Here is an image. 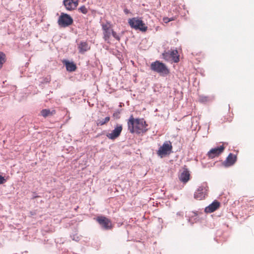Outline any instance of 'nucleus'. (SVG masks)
I'll list each match as a JSON object with an SVG mask.
<instances>
[{
    "mask_svg": "<svg viewBox=\"0 0 254 254\" xmlns=\"http://www.w3.org/2000/svg\"><path fill=\"white\" fill-rule=\"evenodd\" d=\"M147 126L143 119H134L132 115L129 117L127 121L128 129L132 133H143L147 130Z\"/></svg>",
    "mask_w": 254,
    "mask_h": 254,
    "instance_id": "obj_1",
    "label": "nucleus"
},
{
    "mask_svg": "<svg viewBox=\"0 0 254 254\" xmlns=\"http://www.w3.org/2000/svg\"><path fill=\"white\" fill-rule=\"evenodd\" d=\"M150 68L162 76H165L170 73L169 69L167 66L163 63L156 61L152 63L150 65Z\"/></svg>",
    "mask_w": 254,
    "mask_h": 254,
    "instance_id": "obj_2",
    "label": "nucleus"
},
{
    "mask_svg": "<svg viewBox=\"0 0 254 254\" xmlns=\"http://www.w3.org/2000/svg\"><path fill=\"white\" fill-rule=\"evenodd\" d=\"M129 26L133 29L139 30L142 32H146L147 30V26L142 20L141 18L133 17L128 20Z\"/></svg>",
    "mask_w": 254,
    "mask_h": 254,
    "instance_id": "obj_3",
    "label": "nucleus"
},
{
    "mask_svg": "<svg viewBox=\"0 0 254 254\" xmlns=\"http://www.w3.org/2000/svg\"><path fill=\"white\" fill-rule=\"evenodd\" d=\"M208 187L206 183L202 184L194 192V197L197 200H202L207 195Z\"/></svg>",
    "mask_w": 254,
    "mask_h": 254,
    "instance_id": "obj_4",
    "label": "nucleus"
},
{
    "mask_svg": "<svg viewBox=\"0 0 254 254\" xmlns=\"http://www.w3.org/2000/svg\"><path fill=\"white\" fill-rule=\"evenodd\" d=\"M173 148L171 141L165 142L157 152V154L161 157H163L168 154H169Z\"/></svg>",
    "mask_w": 254,
    "mask_h": 254,
    "instance_id": "obj_5",
    "label": "nucleus"
},
{
    "mask_svg": "<svg viewBox=\"0 0 254 254\" xmlns=\"http://www.w3.org/2000/svg\"><path fill=\"white\" fill-rule=\"evenodd\" d=\"M58 23L61 27H65L72 24L73 19L68 14L62 13L59 18Z\"/></svg>",
    "mask_w": 254,
    "mask_h": 254,
    "instance_id": "obj_6",
    "label": "nucleus"
},
{
    "mask_svg": "<svg viewBox=\"0 0 254 254\" xmlns=\"http://www.w3.org/2000/svg\"><path fill=\"white\" fill-rule=\"evenodd\" d=\"M96 221L105 230H110L113 228L111 220L105 216H99L97 217Z\"/></svg>",
    "mask_w": 254,
    "mask_h": 254,
    "instance_id": "obj_7",
    "label": "nucleus"
},
{
    "mask_svg": "<svg viewBox=\"0 0 254 254\" xmlns=\"http://www.w3.org/2000/svg\"><path fill=\"white\" fill-rule=\"evenodd\" d=\"M123 130V126L121 124H117L115 128L110 132L106 134V136L112 140H115L121 134Z\"/></svg>",
    "mask_w": 254,
    "mask_h": 254,
    "instance_id": "obj_8",
    "label": "nucleus"
},
{
    "mask_svg": "<svg viewBox=\"0 0 254 254\" xmlns=\"http://www.w3.org/2000/svg\"><path fill=\"white\" fill-rule=\"evenodd\" d=\"M164 59L166 61H169L170 59L175 62L178 63L180 60L179 55L177 50H172L163 54Z\"/></svg>",
    "mask_w": 254,
    "mask_h": 254,
    "instance_id": "obj_9",
    "label": "nucleus"
},
{
    "mask_svg": "<svg viewBox=\"0 0 254 254\" xmlns=\"http://www.w3.org/2000/svg\"><path fill=\"white\" fill-rule=\"evenodd\" d=\"M102 28L103 31V38L105 41L109 42V39L113 29H112L111 25L109 23L102 24Z\"/></svg>",
    "mask_w": 254,
    "mask_h": 254,
    "instance_id": "obj_10",
    "label": "nucleus"
},
{
    "mask_svg": "<svg viewBox=\"0 0 254 254\" xmlns=\"http://www.w3.org/2000/svg\"><path fill=\"white\" fill-rule=\"evenodd\" d=\"M224 148L225 147L223 145H221L219 147L212 148L209 152H208L207 155L209 158L213 159L215 157L218 156L220 154H221L223 152Z\"/></svg>",
    "mask_w": 254,
    "mask_h": 254,
    "instance_id": "obj_11",
    "label": "nucleus"
},
{
    "mask_svg": "<svg viewBox=\"0 0 254 254\" xmlns=\"http://www.w3.org/2000/svg\"><path fill=\"white\" fill-rule=\"evenodd\" d=\"M63 3L67 10L71 11L77 7L78 4V0H64Z\"/></svg>",
    "mask_w": 254,
    "mask_h": 254,
    "instance_id": "obj_12",
    "label": "nucleus"
},
{
    "mask_svg": "<svg viewBox=\"0 0 254 254\" xmlns=\"http://www.w3.org/2000/svg\"><path fill=\"white\" fill-rule=\"evenodd\" d=\"M237 161V156L232 153H230L225 161L223 163V166L228 167L232 166Z\"/></svg>",
    "mask_w": 254,
    "mask_h": 254,
    "instance_id": "obj_13",
    "label": "nucleus"
},
{
    "mask_svg": "<svg viewBox=\"0 0 254 254\" xmlns=\"http://www.w3.org/2000/svg\"><path fill=\"white\" fill-rule=\"evenodd\" d=\"M78 49L80 53L84 54L85 52L90 49V46L88 45L87 42L81 41L78 44Z\"/></svg>",
    "mask_w": 254,
    "mask_h": 254,
    "instance_id": "obj_14",
    "label": "nucleus"
},
{
    "mask_svg": "<svg viewBox=\"0 0 254 254\" xmlns=\"http://www.w3.org/2000/svg\"><path fill=\"white\" fill-rule=\"evenodd\" d=\"M62 63L65 66L66 70L68 71H74L77 68L76 64L73 62H70L67 60H64L62 61Z\"/></svg>",
    "mask_w": 254,
    "mask_h": 254,
    "instance_id": "obj_15",
    "label": "nucleus"
},
{
    "mask_svg": "<svg viewBox=\"0 0 254 254\" xmlns=\"http://www.w3.org/2000/svg\"><path fill=\"white\" fill-rule=\"evenodd\" d=\"M179 179L184 183H187L190 179V174L187 169H184L183 172L179 176Z\"/></svg>",
    "mask_w": 254,
    "mask_h": 254,
    "instance_id": "obj_16",
    "label": "nucleus"
},
{
    "mask_svg": "<svg viewBox=\"0 0 254 254\" xmlns=\"http://www.w3.org/2000/svg\"><path fill=\"white\" fill-rule=\"evenodd\" d=\"M220 207V203L215 200L213 201L211 204H210L208 206L206 207L205 211L208 213H211L215 211Z\"/></svg>",
    "mask_w": 254,
    "mask_h": 254,
    "instance_id": "obj_17",
    "label": "nucleus"
},
{
    "mask_svg": "<svg viewBox=\"0 0 254 254\" xmlns=\"http://www.w3.org/2000/svg\"><path fill=\"white\" fill-rule=\"evenodd\" d=\"M110 120V117L109 116L106 117L103 119H98L96 121V125L97 126H102L104 125L107 124Z\"/></svg>",
    "mask_w": 254,
    "mask_h": 254,
    "instance_id": "obj_18",
    "label": "nucleus"
},
{
    "mask_svg": "<svg viewBox=\"0 0 254 254\" xmlns=\"http://www.w3.org/2000/svg\"><path fill=\"white\" fill-rule=\"evenodd\" d=\"M56 113L55 110L51 111L49 109H43L41 111V115L44 118L52 116Z\"/></svg>",
    "mask_w": 254,
    "mask_h": 254,
    "instance_id": "obj_19",
    "label": "nucleus"
},
{
    "mask_svg": "<svg viewBox=\"0 0 254 254\" xmlns=\"http://www.w3.org/2000/svg\"><path fill=\"white\" fill-rule=\"evenodd\" d=\"M6 61V55L2 52H0V69L2 67L3 64Z\"/></svg>",
    "mask_w": 254,
    "mask_h": 254,
    "instance_id": "obj_20",
    "label": "nucleus"
},
{
    "mask_svg": "<svg viewBox=\"0 0 254 254\" xmlns=\"http://www.w3.org/2000/svg\"><path fill=\"white\" fill-rule=\"evenodd\" d=\"M78 10L83 13V14H86L88 12V9L86 8V7L85 5H82L81 7H80L78 8Z\"/></svg>",
    "mask_w": 254,
    "mask_h": 254,
    "instance_id": "obj_21",
    "label": "nucleus"
},
{
    "mask_svg": "<svg viewBox=\"0 0 254 254\" xmlns=\"http://www.w3.org/2000/svg\"><path fill=\"white\" fill-rule=\"evenodd\" d=\"M113 36L117 40L119 41L120 40V37L117 34V33L113 30L112 33Z\"/></svg>",
    "mask_w": 254,
    "mask_h": 254,
    "instance_id": "obj_22",
    "label": "nucleus"
},
{
    "mask_svg": "<svg viewBox=\"0 0 254 254\" xmlns=\"http://www.w3.org/2000/svg\"><path fill=\"white\" fill-rule=\"evenodd\" d=\"M200 100L202 102H207L209 100V99L206 96H201L200 97Z\"/></svg>",
    "mask_w": 254,
    "mask_h": 254,
    "instance_id": "obj_23",
    "label": "nucleus"
},
{
    "mask_svg": "<svg viewBox=\"0 0 254 254\" xmlns=\"http://www.w3.org/2000/svg\"><path fill=\"white\" fill-rule=\"evenodd\" d=\"M5 182H6V180L4 177L0 175V184H4Z\"/></svg>",
    "mask_w": 254,
    "mask_h": 254,
    "instance_id": "obj_24",
    "label": "nucleus"
},
{
    "mask_svg": "<svg viewBox=\"0 0 254 254\" xmlns=\"http://www.w3.org/2000/svg\"><path fill=\"white\" fill-rule=\"evenodd\" d=\"M163 21L165 22V23H167L169 21H171L170 19H169L167 17H165V18H163Z\"/></svg>",
    "mask_w": 254,
    "mask_h": 254,
    "instance_id": "obj_25",
    "label": "nucleus"
},
{
    "mask_svg": "<svg viewBox=\"0 0 254 254\" xmlns=\"http://www.w3.org/2000/svg\"><path fill=\"white\" fill-rule=\"evenodd\" d=\"M124 11L126 14H127L130 13V11L127 8H125Z\"/></svg>",
    "mask_w": 254,
    "mask_h": 254,
    "instance_id": "obj_26",
    "label": "nucleus"
},
{
    "mask_svg": "<svg viewBox=\"0 0 254 254\" xmlns=\"http://www.w3.org/2000/svg\"><path fill=\"white\" fill-rule=\"evenodd\" d=\"M113 116H117V115H115V114H114Z\"/></svg>",
    "mask_w": 254,
    "mask_h": 254,
    "instance_id": "obj_27",
    "label": "nucleus"
},
{
    "mask_svg": "<svg viewBox=\"0 0 254 254\" xmlns=\"http://www.w3.org/2000/svg\"><path fill=\"white\" fill-rule=\"evenodd\" d=\"M113 116H117V115H115V114H114Z\"/></svg>",
    "mask_w": 254,
    "mask_h": 254,
    "instance_id": "obj_28",
    "label": "nucleus"
},
{
    "mask_svg": "<svg viewBox=\"0 0 254 254\" xmlns=\"http://www.w3.org/2000/svg\"><path fill=\"white\" fill-rule=\"evenodd\" d=\"M251 201H253V200H250V201H249V202H251Z\"/></svg>",
    "mask_w": 254,
    "mask_h": 254,
    "instance_id": "obj_29",
    "label": "nucleus"
},
{
    "mask_svg": "<svg viewBox=\"0 0 254 254\" xmlns=\"http://www.w3.org/2000/svg\"><path fill=\"white\" fill-rule=\"evenodd\" d=\"M251 201H253V200H250V201H249V202H251Z\"/></svg>",
    "mask_w": 254,
    "mask_h": 254,
    "instance_id": "obj_30",
    "label": "nucleus"
},
{
    "mask_svg": "<svg viewBox=\"0 0 254 254\" xmlns=\"http://www.w3.org/2000/svg\"><path fill=\"white\" fill-rule=\"evenodd\" d=\"M253 200H254V199H253Z\"/></svg>",
    "mask_w": 254,
    "mask_h": 254,
    "instance_id": "obj_31",
    "label": "nucleus"
}]
</instances>
